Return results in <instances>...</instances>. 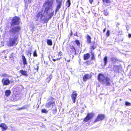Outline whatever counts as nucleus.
I'll list each match as a JSON object with an SVG mask.
<instances>
[{
  "instance_id": "1",
  "label": "nucleus",
  "mask_w": 131,
  "mask_h": 131,
  "mask_svg": "<svg viewBox=\"0 0 131 131\" xmlns=\"http://www.w3.org/2000/svg\"><path fill=\"white\" fill-rule=\"evenodd\" d=\"M53 2V0H47L42 5V7L45 8L44 12L47 14L49 9L52 8Z\"/></svg>"
},
{
  "instance_id": "2",
  "label": "nucleus",
  "mask_w": 131,
  "mask_h": 131,
  "mask_svg": "<svg viewBox=\"0 0 131 131\" xmlns=\"http://www.w3.org/2000/svg\"><path fill=\"white\" fill-rule=\"evenodd\" d=\"M55 99L52 97H50L48 99V102L46 103L45 105V107L48 108L52 109L54 107L56 106Z\"/></svg>"
},
{
  "instance_id": "3",
  "label": "nucleus",
  "mask_w": 131,
  "mask_h": 131,
  "mask_svg": "<svg viewBox=\"0 0 131 131\" xmlns=\"http://www.w3.org/2000/svg\"><path fill=\"white\" fill-rule=\"evenodd\" d=\"M20 19L19 17L16 16L13 17L12 20L11 26L18 25L20 23Z\"/></svg>"
},
{
  "instance_id": "4",
  "label": "nucleus",
  "mask_w": 131,
  "mask_h": 131,
  "mask_svg": "<svg viewBox=\"0 0 131 131\" xmlns=\"http://www.w3.org/2000/svg\"><path fill=\"white\" fill-rule=\"evenodd\" d=\"M17 38V37L10 38L7 43V46L9 47L13 46L15 45L16 44Z\"/></svg>"
},
{
  "instance_id": "5",
  "label": "nucleus",
  "mask_w": 131,
  "mask_h": 131,
  "mask_svg": "<svg viewBox=\"0 0 131 131\" xmlns=\"http://www.w3.org/2000/svg\"><path fill=\"white\" fill-rule=\"evenodd\" d=\"M43 10H41V11L39 12L34 17V19L35 21H39L40 20H41L43 16Z\"/></svg>"
},
{
  "instance_id": "6",
  "label": "nucleus",
  "mask_w": 131,
  "mask_h": 131,
  "mask_svg": "<svg viewBox=\"0 0 131 131\" xmlns=\"http://www.w3.org/2000/svg\"><path fill=\"white\" fill-rule=\"evenodd\" d=\"M94 115V113H88L86 116L83 119V121L85 122H88L93 117Z\"/></svg>"
},
{
  "instance_id": "7",
  "label": "nucleus",
  "mask_w": 131,
  "mask_h": 131,
  "mask_svg": "<svg viewBox=\"0 0 131 131\" xmlns=\"http://www.w3.org/2000/svg\"><path fill=\"white\" fill-rule=\"evenodd\" d=\"M21 27L19 26H17L13 27L10 30V31L13 34L19 32L21 30Z\"/></svg>"
},
{
  "instance_id": "8",
  "label": "nucleus",
  "mask_w": 131,
  "mask_h": 131,
  "mask_svg": "<svg viewBox=\"0 0 131 131\" xmlns=\"http://www.w3.org/2000/svg\"><path fill=\"white\" fill-rule=\"evenodd\" d=\"M105 77H106L103 74L100 73L97 75V79L99 82L102 84L104 83Z\"/></svg>"
},
{
  "instance_id": "9",
  "label": "nucleus",
  "mask_w": 131,
  "mask_h": 131,
  "mask_svg": "<svg viewBox=\"0 0 131 131\" xmlns=\"http://www.w3.org/2000/svg\"><path fill=\"white\" fill-rule=\"evenodd\" d=\"M105 118V115L104 114H99L98 115L95 119L94 122H97L103 120Z\"/></svg>"
},
{
  "instance_id": "10",
  "label": "nucleus",
  "mask_w": 131,
  "mask_h": 131,
  "mask_svg": "<svg viewBox=\"0 0 131 131\" xmlns=\"http://www.w3.org/2000/svg\"><path fill=\"white\" fill-rule=\"evenodd\" d=\"M77 95V94L76 91H73L71 94V97L73 103H75Z\"/></svg>"
},
{
  "instance_id": "11",
  "label": "nucleus",
  "mask_w": 131,
  "mask_h": 131,
  "mask_svg": "<svg viewBox=\"0 0 131 131\" xmlns=\"http://www.w3.org/2000/svg\"><path fill=\"white\" fill-rule=\"evenodd\" d=\"M57 5L56 6L55 10L56 14L57 12L60 9L62 6V0H56Z\"/></svg>"
},
{
  "instance_id": "12",
  "label": "nucleus",
  "mask_w": 131,
  "mask_h": 131,
  "mask_svg": "<svg viewBox=\"0 0 131 131\" xmlns=\"http://www.w3.org/2000/svg\"><path fill=\"white\" fill-rule=\"evenodd\" d=\"M0 127L2 131H5L8 128L7 125L4 123H2L0 124Z\"/></svg>"
},
{
  "instance_id": "13",
  "label": "nucleus",
  "mask_w": 131,
  "mask_h": 131,
  "mask_svg": "<svg viewBox=\"0 0 131 131\" xmlns=\"http://www.w3.org/2000/svg\"><path fill=\"white\" fill-rule=\"evenodd\" d=\"M111 81L110 78L107 77H106L105 78L104 83L102 84H105L106 85H111Z\"/></svg>"
},
{
  "instance_id": "14",
  "label": "nucleus",
  "mask_w": 131,
  "mask_h": 131,
  "mask_svg": "<svg viewBox=\"0 0 131 131\" xmlns=\"http://www.w3.org/2000/svg\"><path fill=\"white\" fill-rule=\"evenodd\" d=\"M92 77L90 74H85L83 77V81L85 82L87 81L88 79L91 78Z\"/></svg>"
},
{
  "instance_id": "15",
  "label": "nucleus",
  "mask_w": 131,
  "mask_h": 131,
  "mask_svg": "<svg viewBox=\"0 0 131 131\" xmlns=\"http://www.w3.org/2000/svg\"><path fill=\"white\" fill-rule=\"evenodd\" d=\"M1 81L3 85H7L10 83V81L8 79H6L4 80V79L3 78L2 80Z\"/></svg>"
},
{
  "instance_id": "16",
  "label": "nucleus",
  "mask_w": 131,
  "mask_h": 131,
  "mask_svg": "<svg viewBox=\"0 0 131 131\" xmlns=\"http://www.w3.org/2000/svg\"><path fill=\"white\" fill-rule=\"evenodd\" d=\"M54 14V12H51L50 13V14L48 15V16H49V18H47L46 19L44 20L43 23H47L49 20L51 19L52 17L53 16Z\"/></svg>"
},
{
  "instance_id": "17",
  "label": "nucleus",
  "mask_w": 131,
  "mask_h": 131,
  "mask_svg": "<svg viewBox=\"0 0 131 131\" xmlns=\"http://www.w3.org/2000/svg\"><path fill=\"white\" fill-rule=\"evenodd\" d=\"M74 45L72 46L70 48V52L71 53H72L74 52L75 55H76L77 53L76 52V50L74 47Z\"/></svg>"
},
{
  "instance_id": "18",
  "label": "nucleus",
  "mask_w": 131,
  "mask_h": 131,
  "mask_svg": "<svg viewBox=\"0 0 131 131\" xmlns=\"http://www.w3.org/2000/svg\"><path fill=\"white\" fill-rule=\"evenodd\" d=\"M90 57V54L89 53H87L84 54L83 56V59L85 60L89 59Z\"/></svg>"
},
{
  "instance_id": "19",
  "label": "nucleus",
  "mask_w": 131,
  "mask_h": 131,
  "mask_svg": "<svg viewBox=\"0 0 131 131\" xmlns=\"http://www.w3.org/2000/svg\"><path fill=\"white\" fill-rule=\"evenodd\" d=\"M22 59L23 64L24 65H27V59L25 57L23 54L22 56Z\"/></svg>"
},
{
  "instance_id": "20",
  "label": "nucleus",
  "mask_w": 131,
  "mask_h": 131,
  "mask_svg": "<svg viewBox=\"0 0 131 131\" xmlns=\"http://www.w3.org/2000/svg\"><path fill=\"white\" fill-rule=\"evenodd\" d=\"M86 42L88 44H90L91 43V38L89 35H86Z\"/></svg>"
},
{
  "instance_id": "21",
  "label": "nucleus",
  "mask_w": 131,
  "mask_h": 131,
  "mask_svg": "<svg viewBox=\"0 0 131 131\" xmlns=\"http://www.w3.org/2000/svg\"><path fill=\"white\" fill-rule=\"evenodd\" d=\"M93 45L90 46V49L91 51V52H92L93 50L95 49L96 47V46L95 44V42H94Z\"/></svg>"
},
{
  "instance_id": "22",
  "label": "nucleus",
  "mask_w": 131,
  "mask_h": 131,
  "mask_svg": "<svg viewBox=\"0 0 131 131\" xmlns=\"http://www.w3.org/2000/svg\"><path fill=\"white\" fill-rule=\"evenodd\" d=\"M19 72L22 75L26 76L28 75L27 72L25 70H20L19 71Z\"/></svg>"
},
{
  "instance_id": "23",
  "label": "nucleus",
  "mask_w": 131,
  "mask_h": 131,
  "mask_svg": "<svg viewBox=\"0 0 131 131\" xmlns=\"http://www.w3.org/2000/svg\"><path fill=\"white\" fill-rule=\"evenodd\" d=\"M11 92L10 90H6L5 92V95L6 97L9 96L10 95Z\"/></svg>"
},
{
  "instance_id": "24",
  "label": "nucleus",
  "mask_w": 131,
  "mask_h": 131,
  "mask_svg": "<svg viewBox=\"0 0 131 131\" xmlns=\"http://www.w3.org/2000/svg\"><path fill=\"white\" fill-rule=\"evenodd\" d=\"M103 60L104 63V66H106L107 64V57L106 56L104 57L103 58Z\"/></svg>"
},
{
  "instance_id": "25",
  "label": "nucleus",
  "mask_w": 131,
  "mask_h": 131,
  "mask_svg": "<svg viewBox=\"0 0 131 131\" xmlns=\"http://www.w3.org/2000/svg\"><path fill=\"white\" fill-rule=\"evenodd\" d=\"M47 43L48 45L51 46L52 44V40L51 39H48L47 41Z\"/></svg>"
},
{
  "instance_id": "26",
  "label": "nucleus",
  "mask_w": 131,
  "mask_h": 131,
  "mask_svg": "<svg viewBox=\"0 0 131 131\" xmlns=\"http://www.w3.org/2000/svg\"><path fill=\"white\" fill-rule=\"evenodd\" d=\"M91 60H95V56L94 53L93 52H91Z\"/></svg>"
},
{
  "instance_id": "27",
  "label": "nucleus",
  "mask_w": 131,
  "mask_h": 131,
  "mask_svg": "<svg viewBox=\"0 0 131 131\" xmlns=\"http://www.w3.org/2000/svg\"><path fill=\"white\" fill-rule=\"evenodd\" d=\"M111 60L112 63H115L117 61V60L114 57H113L111 58Z\"/></svg>"
},
{
  "instance_id": "28",
  "label": "nucleus",
  "mask_w": 131,
  "mask_h": 131,
  "mask_svg": "<svg viewBox=\"0 0 131 131\" xmlns=\"http://www.w3.org/2000/svg\"><path fill=\"white\" fill-rule=\"evenodd\" d=\"M14 53H12L10 54V56L9 57L10 58H12V61L13 62L14 61V58L13 57Z\"/></svg>"
},
{
  "instance_id": "29",
  "label": "nucleus",
  "mask_w": 131,
  "mask_h": 131,
  "mask_svg": "<svg viewBox=\"0 0 131 131\" xmlns=\"http://www.w3.org/2000/svg\"><path fill=\"white\" fill-rule=\"evenodd\" d=\"M74 41L75 42V43L77 44V46H78L79 47L80 46V43L79 40H76Z\"/></svg>"
},
{
  "instance_id": "30",
  "label": "nucleus",
  "mask_w": 131,
  "mask_h": 131,
  "mask_svg": "<svg viewBox=\"0 0 131 131\" xmlns=\"http://www.w3.org/2000/svg\"><path fill=\"white\" fill-rule=\"evenodd\" d=\"M71 4L70 0H67L66 3V5L68 7H69Z\"/></svg>"
},
{
  "instance_id": "31",
  "label": "nucleus",
  "mask_w": 131,
  "mask_h": 131,
  "mask_svg": "<svg viewBox=\"0 0 131 131\" xmlns=\"http://www.w3.org/2000/svg\"><path fill=\"white\" fill-rule=\"evenodd\" d=\"M52 113L53 114L55 115L56 113L57 112V107L56 106L54 109L52 110Z\"/></svg>"
},
{
  "instance_id": "32",
  "label": "nucleus",
  "mask_w": 131,
  "mask_h": 131,
  "mask_svg": "<svg viewBox=\"0 0 131 131\" xmlns=\"http://www.w3.org/2000/svg\"><path fill=\"white\" fill-rule=\"evenodd\" d=\"M26 53L27 55H30L31 56V49H30V50L27 51Z\"/></svg>"
},
{
  "instance_id": "33",
  "label": "nucleus",
  "mask_w": 131,
  "mask_h": 131,
  "mask_svg": "<svg viewBox=\"0 0 131 131\" xmlns=\"http://www.w3.org/2000/svg\"><path fill=\"white\" fill-rule=\"evenodd\" d=\"M51 75H50L48 76V77H47V80L48 82H49V81L51 80Z\"/></svg>"
},
{
  "instance_id": "34",
  "label": "nucleus",
  "mask_w": 131,
  "mask_h": 131,
  "mask_svg": "<svg viewBox=\"0 0 131 131\" xmlns=\"http://www.w3.org/2000/svg\"><path fill=\"white\" fill-rule=\"evenodd\" d=\"M110 35V31L109 30H107L106 33V37H108Z\"/></svg>"
},
{
  "instance_id": "35",
  "label": "nucleus",
  "mask_w": 131,
  "mask_h": 131,
  "mask_svg": "<svg viewBox=\"0 0 131 131\" xmlns=\"http://www.w3.org/2000/svg\"><path fill=\"white\" fill-rule=\"evenodd\" d=\"M41 112L43 113H47L48 112V111H47L45 109H43L41 110Z\"/></svg>"
},
{
  "instance_id": "36",
  "label": "nucleus",
  "mask_w": 131,
  "mask_h": 131,
  "mask_svg": "<svg viewBox=\"0 0 131 131\" xmlns=\"http://www.w3.org/2000/svg\"><path fill=\"white\" fill-rule=\"evenodd\" d=\"M84 63H85L87 65H89L91 63L90 61L89 60L86 61Z\"/></svg>"
},
{
  "instance_id": "37",
  "label": "nucleus",
  "mask_w": 131,
  "mask_h": 131,
  "mask_svg": "<svg viewBox=\"0 0 131 131\" xmlns=\"http://www.w3.org/2000/svg\"><path fill=\"white\" fill-rule=\"evenodd\" d=\"M61 59H62V57H60L57 58L56 59H52V60L54 62H55L56 60L58 61V60H60Z\"/></svg>"
},
{
  "instance_id": "38",
  "label": "nucleus",
  "mask_w": 131,
  "mask_h": 131,
  "mask_svg": "<svg viewBox=\"0 0 131 131\" xmlns=\"http://www.w3.org/2000/svg\"><path fill=\"white\" fill-rule=\"evenodd\" d=\"M103 3H110V0H102Z\"/></svg>"
},
{
  "instance_id": "39",
  "label": "nucleus",
  "mask_w": 131,
  "mask_h": 131,
  "mask_svg": "<svg viewBox=\"0 0 131 131\" xmlns=\"http://www.w3.org/2000/svg\"><path fill=\"white\" fill-rule=\"evenodd\" d=\"M33 56L34 57H36L37 56L36 50H35L33 52Z\"/></svg>"
},
{
  "instance_id": "40",
  "label": "nucleus",
  "mask_w": 131,
  "mask_h": 131,
  "mask_svg": "<svg viewBox=\"0 0 131 131\" xmlns=\"http://www.w3.org/2000/svg\"><path fill=\"white\" fill-rule=\"evenodd\" d=\"M24 109H27L28 107H29V105H25L23 106Z\"/></svg>"
},
{
  "instance_id": "41",
  "label": "nucleus",
  "mask_w": 131,
  "mask_h": 131,
  "mask_svg": "<svg viewBox=\"0 0 131 131\" xmlns=\"http://www.w3.org/2000/svg\"><path fill=\"white\" fill-rule=\"evenodd\" d=\"M104 14L105 16H107L108 14V12L105 10H104L103 11Z\"/></svg>"
},
{
  "instance_id": "42",
  "label": "nucleus",
  "mask_w": 131,
  "mask_h": 131,
  "mask_svg": "<svg viewBox=\"0 0 131 131\" xmlns=\"http://www.w3.org/2000/svg\"><path fill=\"white\" fill-rule=\"evenodd\" d=\"M131 104V103L130 104L129 102H125V104L126 106H130Z\"/></svg>"
},
{
  "instance_id": "43",
  "label": "nucleus",
  "mask_w": 131,
  "mask_h": 131,
  "mask_svg": "<svg viewBox=\"0 0 131 131\" xmlns=\"http://www.w3.org/2000/svg\"><path fill=\"white\" fill-rule=\"evenodd\" d=\"M62 52L61 51H60L58 53V56H61L62 55Z\"/></svg>"
},
{
  "instance_id": "44",
  "label": "nucleus",
  "mask_w": 131,
  "mask_h": 131,
  "mask_svg": "<svg viewBox=\"0 0 131 131\" xmlns=\"http://www.w3.org/2000/svg\"><path fill=\"white\" fill-rule=\"evenodd\" d=\"M2 76L3 77H7L8 75L4 73L2 75Z\"/></svg>"
},
{
  "instance_id": "45",
  "label": "nucleus",
  "mask_w": 131,
  "mask_h": 131,
  "mask_svg": "<svg viewBox=\"0 0 131 131\" xmlns=\"http://www.w3.org/2000/svg\"><path fill=\"white\" fill-rule=\"evenodd\" d=\"M129 78L131 79V70L129 73Z\"/></svg>"
},
{
  "instance_id": "46",
  "label": "nucleus",
  "mask_w": 131,
  "mask_h": 131,
  "mask_svg": "<svg viewBox=\"0 0 131 131\" xmlns=\"http://www.w3.org/2000/svg\"><path fill=\"white\" fill-rule=\"evenodd\" d=\"M37 65V68H35L34 69H35V70H36L37 71H38V68H38L39 67H38V66Z\"/></svg>"
},
{
  "instance_id": "47",
  "label": "nucleus",
  "mask_w": 131,
  "mask_h": 131,
  "mask_svg": "<svg viewBox=\"0 0 131 131\" xmlns=\"http://www.w3.org/2000/svg\"><path fill=\"white\" fill-rule=\"evenodd\" d=\"M70 31H71V32L70 34V36H71L72 35L73 33H72V30H71Z\"/></svg>"
},
{
  "instance_id": "48",
  "label": "nucleus",
  "mask_w": 131,
  "mask_h": 131,
  "mask_svg": "<svg viewBox=\"0 0 131 131\" xmlns=\"http://www.w3.org/2000/svg\"><path fill=\"white\" fill-rule=\"evenodd\" d=\"M128 36L129 38H130L131 37V34H129L128 35Z\"/></svg>"
},
{
  "instance_id": "49",
  "label": "nucleus",
  "mask_w": 131,
  "mask_h": 131,
  "mask_svg": "<svg viewBox=\"0 0 131 131\" xmlns=\"http://www.w3.org/2000/svg\"><path fill=\"white\" fill-rule=\"evenodd\" d=\"M74 36H77V37H78V35H77V32H76L75 33V34H74Z\"/></svg>"
},
{
  "instance_id": "50",
  "label": "nucleus",
  "mask_w": 131,
  "mask_h": 131,
  "mask_svg": "<svg viewBox=\"0 0 131 131\" xmlns=\"http://www.w3.org/2000/svg\"><path fill=\"white\" fill-rule=\"evenodd\" d=\"M89 2L90 4H92L93 2V0H89Z\"/></svg>"
},
{
  "instance_id": "51",
  "label": "nucleus",
  "mask_w": 131,
  "mask_h": 131,
  "mask_svg": "<svg viewBox=\"0 0 131 131\" xmlns=\"http://www.w3.org/2000/svg\"><path fill=\"white\" fill-rule=\"evenodd\" d=\"M106 30V28H105L103 30V32L104 33Z\"/></svg>"
},
{
  "instance_id": "52",
  "label": "nucleus",
  "mask_w": 131,
  "mask_h": 131,
  "mask_svg": "<svg viewBox=\"0 0 131 131\" xmlns=\"http://www.w3.org/2000/svg\"><path fill=\"white\" fill-rule=\"evenodd\" d=\"M17 110L18 111L21 110V107L17 108Z\"/></svg>"
},
{
  "instance_id": "53",
  "label": "nucleus",
  "mask_w": 131,
  "mask_h": 131,
  "mask_svg": "<svg viewBox=\"0 0 131 131\" xmlns=\"http://www.w3.org/2000/svg\"><path fill=\"white\" fill-rule=\"evenodd\" d=\"M70 60H67V61L68 62H70Z\"/></svg>"
},
{
  "instance_id": "54",
  "label": "nucleus",
  "mask_w": 131,
  "mask_h": 131,
  "mask_svg": "<svg viewBox=\"0 0 131 131\" xmlns=\"http://www.w3.org/2000/svg\"><path fill=\"white\" fill-rule=\"evenodd\" d=\"M21 110H23V109H24V108H23V106L22 107H21Z\"/></svg>"
},
{
  "instance_id": "55",
  "label": "nucleus",
  "mask_w": 131,
  "mask_h": 131,
  "mask_svg": "<svg viewBox=\"0 0 131 131\" xmlns=\"http://www.w3.org/2000/svg\"><path fill=\"white\" fill-rule=\"evenodd\" d=\"M129 89V90L130 92H131V89Z\"/></svg>"
},
{
  "instance_id": "56",
  "label": "nucleus",
  "mask_w": 131,
  "mask_h": 131,
  "mask_svg": "<svg viewBox=\"0 0 131 131\" xmlns=\"http://www.w3.org/2000/svg\"><path fill=\"white\" fill-rule=\"evenodd\" d=\"M5 58H7V56H5Z\"/></svg>"
}]
</instances>
